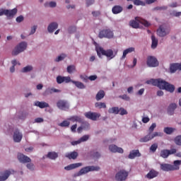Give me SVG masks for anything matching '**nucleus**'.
Wrapping results in <instances>:
<instances>
[{"mask_svg":"<svg viewBox=\"0 0 181 181\" xmlns=\"http://www.w3.org/2000/svg\"><path fill=\"white\" fill-rule=\"evenodd\" d=\"M146 84H151V86L158 87L160 90H165V91H168L169 93H173L175 91V86L173 84H170L169 82H166V81L161 78H151L146 81Z\"/></svg>","mask_w":181,"mask_h":181,"instance_id":"nucleus-1","label":"nucleus"},{"mask_svg":"<svg viewBox=\"0 0 181 181\" xmlns=\"http://www.w3.org/2000/svg\"><path fill=\"white\" fill-rule=\"evenodd\" d=\"M181 160H176L173 162V165L162 163L160 165V168L161 170H163V172H170L172 170H179Z\"/></svg>","mask_w":181,"mask_h":181,"instance_id":"nucleus-2","label":"nucleus"},{"mask_svg":"<svg viewBox=\"0 0 181 181\" xmlns=\"http://www.w3.org/2000/svg\"><path fill=\"white\" fill-rule=\"evenodd\" d=\"M96 52H97V54L98 56H99L100 57H101V54L102 56H106V57H107V59H114V57H115V54H114V51H112V49H104L103 47H99L96 48Z\"/></svg>","mask_w":181,"mask_h":181,"instance_id":"nucleus-3","label":"nucleus"},{"mask_svg":"<svg viewBox=\"0 0 181 181\" xmlns=\"http://www.w3.org/2000/svg\"><path fill=\"white\" fill-rule=\"evenodd\" d=\"M26 47H28V43L25 42H22L19 43L15 48L14 50L12 51V56H18L22 52H25L26 50Z\"/></svg>","mask_w":181,"mask_h":181,"instance_id":"nucleus-4","label":"nucleus"},{"mask_svg":"<svg viewBox=\"0 0 181 181\" xmlns=\"http://www.w3.org/2000/svg\"><path fill=\"white\" fill-rule=\"evenodd\" d=\"M170 33V28L165 25H160L157 30V35L160 37H165L167 35H169Z\"/></svg>","mask_w":181,"mask_h":181,"instance_id":"nucleus-5","label":"nucleus"},{"mask_svg":"<svg viewBox=\"0 0 181 181\" xmlns=\"http://www.w3.org/2000/svg\"><path fill=\"white\" fill-rule=\"evenodd\" d=\"M98 37H100V39H103V37L112 39V37H114V32L110 29L102 30L99 32Z\"/></svg>","mask_w":181,"mask_h":181,"instance_id":"nucleus-6","label":"nucleus"},{"mask_svg":"<svg viewBox=\"0 0 181 181\" xmlns=\"http://www.w3.org/2000/svg\"><path fill=\"white\" fill-rule=\"evenodd\" d=\"M18 13V8H14L12 10L4 9L0 10V16L5 15L7 18H13V16Z\"/></svg>","mask_w":181,"mask_h":181,"instance_id":"nucleus-7","label":"nucleus"},{"mask_svg":"<svg viewBox=\"0 0 181 181\" xmlns=\"http://www.w3.org/2000/svg\"><path fill=\"white\" fill-rule=\"evenodd\" d=\"M129 173L124 170H119L115 175V179L117 181H124L127 180L128 177Z\"/></svg>","mask_w":181,"mask_h":181,"instance_id":"nucleus-8","label":"nucleus"},{"mask_svg":"<svg viewBox=\"0 0 181 181\" xmlns=\"http://www.w3.org/2000/svg\"><path fill=\"white\" fill-rule=\"evenodd\" d=\"M147 66L148 67H158L159 66V62L155 57L149 56L147 57Z\"/></svg>","mask_w":181,"mask_h":181,"instance_id":"nucleus-9","label":"nucleus"},{"mask_svg":"<svg viewBox=\"0 0 181 181\" xmlns=\"http://www.w3.org/2000/svg\"><path fill=\"white\" fill-rule=\"evenodd\" d=\"M100 169V167H95V166H86L85 168H83L80 170L78 172V175H86V173H88V172H93L94 170H98Z\"/></svg>","mask_w":181,"mask_h":181,"instance_id":"nucleus-10","label":"nucleus"},{"mask_svg":"<svg viewBox=\"0 0 181 181\" xmlns=\"http://www.w3.org/2000/svg\"><path fill=\"white\" fill-rule=\"evenodd\" d=\"M84 115L86 118L91 119L92 121H97V119H98V118L101 117V115L100 113L93 112H87L84 113Z\"/></svg>","mask_w":181,"mask_h":181,"instance_id":"nucleus-11","label":"nucleus"},{"mask_svg":"<svg viewBox=\"0 0 181 181\" xmlns=\"http://www.w3.org/2000/svg\"><path fill=\"white\" fill-rule=\"evenodd\" d=\"M57 107L59 110H62L63 111H66V110H69V103H67V101L63 100H58V102L57 103Z\"/></svg>","mask_w":181,"mask_h":181,"instance_id":"nucleus-12","label":"nucleus"},{"mask_svg":"<svg viewBox=\"0 0 181 181\" xmlns=\"http://www.w3.org/2000/svg\"><path fill=\"white\" fill-rule=\"evenodd\" d=\"M71 81H73V80H71V78H70V76H57V84H62L63 83H66L67 84L69 83H71Z\"/></svg>","mask_w":181,"mask_h":181,"instance_id":"nucleus-13","label":"nucleus"},{"mask_svg":"<svg viewBox=\"0 0 181 181\" xmlns=\"http://www.w3.org/2000/svg\"><path fill=\"white\" fill-rule=\"evenodd\" d=\"M22 138H23V135L22 134V133L19 132V129H16L13 135V139L14 142H21V141H22Z\"/></svg>","mask_w":181,"mask_h":181,"instance_id":"nucleus-14","label":"nucleus"},{"mask_svg":"<svg viewBox=\"0 0 181 181\" xmlns=\"http://www.w3.org/2000/svg\"><path fill=\"white\" fill-rule=\"evenodd\" d=\"M109 150L113 153H124V149H122V148L117 147L115 144L110 145Z\"/></svg>","mask_w":181,"mask_h":181,"instance_id":"nucleus-15","label":"nucleus"},{"mask_svg":"<svg viewBox=\"0 0 181 181\" xmlns=\"http://www.w3.org/2000/svg\"><path fill=\"white\" fill-rule=\"evenodd\" d=\"M15 173V170H7L4 171L3 176H0V181H5L11 175H13Z\"/></svg>","mask_w":181,"mask_h":181,"instance_id":"nucleus-16","label":"nucleus"},{"mask_svg":"<svg viewBox=\"0 0 181 181\" xmlns=\"http://www.w3.org/2000/svg\"><path fill=\"white\" fill-rule=\"evenodd\" d=\"M18 159L23 163H29L30 162H32V160L30 159V158H29L22 153L18 154Z\"/></svg>","mask_w":181,"mask_h":181,"instance_id":"nucleus-17","label":"nucleus"},{"mask_svg":"<svg viewBox=\"0 0 181 181\" xmlns=\"http://www.w3.org/2000/svg\"><path fill=\"white\" fill-rule=\"evenodd\" d=\"M177 70H181V63H174L171 64L170 66V73H176Z\"/></svg>","mask_w":181,"mask_h":181,"instance_id":"nucleus-18","label":"nucleus"},{"mask_svg":"<svg viewBox=\"0 0 181 181\" xmlns=\"http://www.w3.org/2000/svg\"><path fill=\"white\" fill-rule=\"evenodd\" d=\"M59 28V24L56 22H52L49 23L47 27V30L49 33H53Z\"/></svg>","mask_w":181,"mask_h":181,"instance_id":"nucleus-19","label":"nucleus"},{"mask_svg":"<svg viewBox=\"0 0 181 181\" xmlns=\"http://www.w3.org/2000/svg\"><path fill=\"white\" fill-rule=\"evenodd\" d=\"M176 108H177V105H176V103L170 104L167 110L168 115H173V114H175V110H176Z\"/></svg>","mask_w":181,"mask_h":181,"instance_id":"nucleus-20","label":"nucleus"},{"mask_svg":"<svg viewBox=\"0 0 181 181\" xmlns=\"http://www.w3.org/2000/svg\"><path fill=\"white\" fill-rule=\"evenodd\" d=\"M141 156V153H139V150H133L129 154V159H135V158H139Z\"/></svg>","mask_w":181,"mask_h":181,"instance_id":"nucleus-21","label":"nucleus"},{"mask_svg":"<svg viewBox=\"0 0 181 181\" xmlns=\"http://www.w3.org/2000/svg\"><path fill=\"white\" fill-rule=\"evenodd\" d=\"M159 173L155 170H151L146 175L147 179H153L154 177H158Z\"/></svg>","mask_w":181,"mask_h":181,"instance_id":"nucleus-22","label":"nucleus"},{"mask_svg":"<svg viewBox=\"0 0 181 181\" xmlns=\"http://www.w3.org/2000/svg\"><path fill=\"white\" fill-rule=\"evenodd\" d=\"M80 166H83V163H76L70 164L68 166H66L64 168L65 170H72V169H76V168H80Z\"/></svg>","mask_w":181,"mask_h":181,"instance_id":"nucleus-23","label":"nucleus"},{"mask_svg":"<svg viewBox=\"0 0 181 181\" xmlns=\"http://www.w3.org/2000/svg\"><path fill=\"white\" fill-rule=\"evenodd\" d=\"M124 11V8L121 6L116 5L112 7V12L114 15H118V13H121Z\"/></svg>","mask_w":181,"mask_h":181,"instance_id":"nucleus-24","label":"nucleus"},{"mask_svg":"<svg viewBox=\"0 0 181 181\" xmlns=\"http://www.w3.org/2000/svg\"><path fill=\"white\" fill-rule=\"evenodd\" d=\"M34 105H35V107H39V108H47L49 107V103L46 102L36 101Z\"/></svg>","mask_w":181,"mask_h":181,"instance_id":"nucleus-25","label":"nucleus"},{"mask_svg":"<svg viewBox=\"0 0 181 181\" xmlns=\"http://www.w3.org/2000/svg\"><path fill=\"white\" fill-rule=\"evenodd\" d=\"M132 52H135V48L134 47H129L124 50L123 55L122 57V60H124L125 57H127V54L129 53H132Z\"/></svg>","mask_w":181,"mask_h":181,"instance_id":"nucleus-26","label":"nucleus"},{"mask_svg":"<svg viewBox=\"0 0 181 181\" xmlns=\"http://www.w3.org/2000/svg\"><path fill=\"white\" fill-rule=\"evenodd\" d=\"M77 156H78V153L76 151L66 154V158H68V159H77Z\"/></svg>","mask_w":181,"mask_h":181,"instance_id":"nucleus-27","label":"nucleus"},{"mask_svg":"<svg viewBox=\"0 0 181 181\" xmlns=\"http://www.w3.org/2000/svg\"><path fill=\"white\" fill-rule=\"evenodd\" d=\"M69 120L71 121L72 122H83V119L81 118V117L77 115L71 117L69 118Z\"/></svg>","mask_w":181,"mask_h":181,"instance_id":"nucleus-28","label":"nucleus"},{"mask_svg":"<svg viewBox=\"0 0 181 181\" xmlns=\"http://www.w3.org/2000/svg\"><path fill=\"white\" fill-rule=\"evenodd\" d=\"M71 83H73L77 87V88H80L81 90H83L86 88V86H84V83L80 82V81H72Z\"/></svg>","mask_w":181,"mask_h":181,"instance_id":"nucleus-29","label":"nucleus"},{"mask_svg":"<svg viewBox=\"0 0 181 181\" xmlns=\"http://www.w3.org/2000/svg\"><path fill=\"white\" fill-rule=\"evenodd\" d=\"M152 137L151 136V133H148L146 136L144 137H142L139 139V142L145 143V142H149V141H151Z\"/></svg>","mask_w":181,"mask_h":181,"instance_id":"nucleus-30","label":"nucleus"},{"mask_svg":"<svg viewBox=\"0 0 181 181\" xmlns=\"http://www.w3.org/2000/svg\"><path fill=\"white\" fill-rule=\"evenodd\" d=\"M105 96V92L104 90H99L96 94V100L100 101V100H103V98Z\"/></svg>","mask_w":181,"mask_h":181,"instance_id":"nucleus-31","label":"nucleus"},{"mask_svg":"<svg viewBox=\"0 0 181 181\" xmlns=\"http://www.w3.org/2000/svg\"><path fill=\"white\" fill-rule=\"evenodd\" d=\"M151 49H156V47H158V39H156V37H155V35H151Z\"/></svg>","mask_w":181,"mask_h":181,"instance_id":"nucleus-32","label":"nucleus"},{"mask_svg":"<svg viewBox=\"0 0 181 181\" xmlns=\"http://www.w3.org/2000/svg\"><path fill=\"white\" fill-rule=\"evenodd\" d=\"M160 156L161 158H163V159H166L167 158H168L169 157V150H168V149L161 150V151L160 153Z\"/></svg>","mask_w":181,"mask_h":181,"instance_id":"nucleus-33","label":"nucleus"},{"mask_svg":"<svg viewBox=\"0 0 181 181\" xmlns=\"http://www.w3.org/2000/svg\"><path fill=\"white\" fill-rule=\"evenodd\" d=\"M108 112L109 114H119V107H110L108 110Z\"/></svg>","mask_w":181,"mask_h":181,"instance_id":"nucleus-34","label":"nucleus"},{"mask_svg":"<svg viewBox=\"0 0 181 181\" xmlns=\"http://www.w3.org/2000/svg\"><path fill=\"white\" fill-rule=\"evenodd\" d=\"M47 158H49V159H57V158H59V154L53 151V152H49L47 155Z\"/></svg>","mask_w":181,"mask_h":181,"instance_id":"nucleus-35","label":"nucleus"},{"mask_svg":"<svg viewBox=\"0 0 181 181\" xmlns=\"http://www.w3.org/2000/svg\"><path fill=\"white\" fill-rule=\"evenodd\" d=\"M163 131L167 135H171V134H173L176 131V129L173 127H165Z\"/></svg>","mask_w":181,"mask_h":181,"instance_id":"nucleus-36","label":"nucleus"},{"mask_svg":"<svg viewBox=\"0 0 181 181\" xmlns=\"http://www.w3.org/2000/svg\"><path fill=\"white\" fill-rule=\"evenodd\" d=\"M58 125L62 128H69V127H70V122H69V120H64L62 122L59 123Z\"/></svg>","mask_w":181,"mask_h":181,"instance_id":"nucleus-37","label":"nucleus"},{"mask_svg":"<svg viewBox=\"0 0 181 181\" xmlns=\"http://www.w3.org/2000/svg\"><path fill=\"white\" fill-rule=\"evenodd\" d=\"M95 108H99L100 110H101V108H107V105H105V103L97 102L95 104Z\"/></svg>","mask_w":181,"mask_h":181,"instance_id":"nucleus-38","label":"nucleus"},{"mask_svg":"<svg viewBox=\"0 0 181 181\" xmlns=\"http://www.w3.org/2000/svg\"><path fill=\"white\" fill-rule=\"evenodd\" d=\"M129 25L134 29H138V28H139V23L135 20L130 21Z\"/></svg>","mask_w":181,"mask_h":181,"instance_id":"nucleus-39","label":"nucleus"},{"mask_svg":"<svg viewBox=\"0 0 181 181\" xmlns=\"http://www.w3.org/2000/svg\"><path fill=\"white\" fill-rule=\"evenodd\" d=\"M33 70V66H27L23 68L21 70V73H29V71H32Z\"/></svg>","mask_w":181,"mask_h":181,"instance_id":"nucleus-40","label":"nucleus"},{"mask_svg":"<svg viewBox=\"0 0 181 181\" xmlns=\"http://www.w3.org/2000/svg\"><path fill=\"white\" fill-rule=\"evenodd\" d=\"M90 153L93 158H95V159L101 158V153H100L98 151H91Z\"/></svg>","mask_w":181,"mask_h":181,"instance_id":"nucleus-41","label":"nucleus"},{"mask_svg":"<svg viewBox=\"0 0 181 181\" xmlns=\"http://www.w3.org/2000/svg\"><path fill=\"white\" fill-rule=\"evenodd\" d=\"M28 115H29V114L28 112H23L19 115L18 118H19V119H22L23 121V120L26 119Z\"/></svg>","mask_w":181,"mask_h":181,"instance_id":"nucleus-42","label":"nucleus"},{"mask_svg":"<svg viewBox=\"0 0 181 181\" xmlns=\"http://www.w3.org/2000/svg\"><path fill=\"white\" fill-rule=\"evenodd\" d=\"M66 71L69 74H71L73 71H76V66L74 65H69L67 66Z\"/></svg>","mask_w":181,"mask_h":181,"instance_id":"nucleus-43","label":"nucleus"},{"mask_svg":"<svg viewBox=\"0 0 181 181\" xmlns=\"http://www.w3.org/2000/svg\"><path fill=\"white\" fill-rule=\"evenodd\" d=\"M174 142L176 145H178L179 146H181V135L177 136L174 139Z\"/></svg>","mask_w":181,"mask_h":181,"instance_id":"nucleus-44","label":"nucleus"},{"mask_svg":"<svg viewBox=\"0 0 181 181\" xmlns=\"http://www.w3.org/2000/svg\"><path fill=\"white\" fill-rule=\"evenodd\" d=\"M151 139L156 138V136H163V133L156 132L154 133H151Z\"/></svg>","mask_w":181,"mask_h":181,"instance_id":"nucleus-45","label":"nucleus"},{"mask_svg":"<svg viewBox=\"0 0 181 181\" xmlns=\"http://www.w3.org/2000/svg\"><path fill=\"white\" fill-rule=\"evenodd\" d=\"M168 6H156L153 8V11H166Z\"/></svg>","mask_w":181,"mask_h":181,"instance_id":"nucleus-46","label":"nucleus"},{"mask_svg":"<svg viewBox=\"0 0 181 181\" xmlns=\"http://www.w3.org/2000/svg\"><path fill=\"white\" fill-rule=\"evenodd\" d=\"M66 57V54H62L60 56L56 58L55 62H62V60H64Z\"/></svg>","mask_w":181,"mask_h":181,"instance_id":"nucleus-47","label":"nucleus"},{"mask_svg":"<svg viewBox=\"0 0 181 181\" xmlns=\"http://www.w3.org/2000/svg\"><path fill=\"white\" fill-rule=\"evenodd\" d=\"M47 91L49 94H53V93H62V90L56 88H48Z\"/></svg>","mask_w":181,"mask_h":181,"instance_id":"nucleus-48","label":"nucleus"},{"mask_svg":"<svg viewBox=\"0 0 181 181\" xmlns=\"http://www.w3.org/2000/svg\"><path fill=\"white\" fill-rule=\"evenodd\" d=\"M119 114L120 115H127V114H128V112L127 111V110L124 109V107H120L119 108Z\"/></svg>","mask_w":181,"mask_h":181,"instance_id":"nucleus-49","label":"nucleus"},{"mask_svg":"<svg viewBox=\"0 0 181 181\" xmlns=\"http://www.w3.org/2000/svg\"><path fill=\"white\" fill-rule=\"evenodd\" d=\"M156 149H158V144H153L150 147V151H151V152H156Z\"/></svg>","mask_w":181,"mask_h":181,"instance_id":"nucleus-50","label":"nucleus"},{"mask_svg":"<svg viewBox=\"0 0 181 181\" xmlns=\"http://www.w3.org/2000/svg\"><path fill=\"white\" fill-rule=\"evenodd\" d=\"M155 128H156V123H153L148 129V134H152L155 131Z\"/></svg>","mask_w":181,"mask_h":181,"instance_id":"nucleus-51","label":"nucleus"},{"mask_svg":"<svg viewBox=\"0 0 181 181\" xmlns=\"http://www.w3.org/2000/svg\"><path fill=\"white\" fill-rule=\"evenodd\" d=\"M134 4L137 6L141 5V6H145V3H144V1L141 0H134Z\"/></svg>","mask_w":181,"mask_h":181,"instance_id":"nucleus-52","label":"nucleus"},{"mask_svg":"<svg viewBox=\"0 0 181 181\" xmlns=\"http://www.w3.org/2000/svg\"><path fill=\"white\" fill-rule=\"evenodd\" d=\"M89 139H90V136L84 135L81 139H79V141H81V143L86 142V141H88Z\"/></svg>","mask_w":181,"mask_h":181,"instance_id":"nucleus-53","label":"nucleus"},{"mask_svg":"<svg viewBox=\"0 0 181 181\" xmlns=\"http://www.w3.org/2000/svg\"><path fill=\"white\" fill-rule=\"evenodd\" d=\"M119 98H122V100H125V101H129V100H131V98H129V96L127 95H122L119 96Z\"/></svg>","mask_w":181,"mask_h":181,"instance_id":"nucleus-54","label":"nucleus"},{"mask_svg":"<svg viewBox=\"0 0 181 181\" xmlns=\"http://www.w3.org/2000/svg\"><path fill=\"white\" fill-rule=\"evenodd\" d=\"M68 32L69 33H74V32H76V27L75 26L69 27L68 29Z\"/></svg>","mask_w":181,"mask_h":181,"instance_id":"nucleus-55","label":"nucleus"},{"mask_svg":"<svg viewBox=\"0 0 181 181\" xmlns=\"http://www.w3.org/2000/svg\"><path fill=\"white\" fill-rule=\"evenodd\" d=\"M23 16H19L16 18V21L18 22V23H21V22H23Z\"/></svg>","mask_w":181,"mask_h":181,"instance_id":"nucleus-56","label":"nucleus"},{"mask_svg":"<svg viewBox=\"0 0 181 181\" xmlns=\"http://www.w3.org/2000/svg\"><path fill=\"white\" fill-rule=\"evenodd\" d=\"M80 78H81V80H83V81H85V83H87V81H88V77L86 76L81 75Z\"/></svg>","mask_w":181,"mask_h":181,"instance_id":"nucleus-57","label":"nucleus"},{"mask_svg":"<svg viewBox=\"0 0 181 181\" xmlns=\"http://www.w3.org/2000/svg\"><path fill=\"white\" fill-rule=\"evenodd\" d=\"M57 6V4L56 3V1H51L49 3V6L50 8H56Z\"/></svg>","mask_w":181,"mask_h":181,"instance_id":"nucleus-58","label":"nucleus"},{"mask_svg":"<svg viewBox=\"0 0 181 181\" xmlns=\"http://www.w3.org/2000/svg\"><path fill=\"white\" fill-rule=\"evenodd\" d=\"M88 78L90 81H95V80H97V75H92V76L88 77Z\"/></svg>","mask_w":181,"mask_h":181,"instance_id":"nucleus-59","label":"nucleus"},{"mask_svg":"<svg viewBox=\"0 0 181 181\" xmlns=\"http://www.w3.org/2000/svg\"><path fill=\"white\" fill-rule=\"evenodd\" d=\"M176 148H171L170 150H168V155H174V153H176Z\"/></svg>","mask_w":181,"mask_h":181,"instance_id":"nucleus-60","label":"nucleus"},{"mask_svg":"<svg viewBox=\"0 0 181 181\" xmlns=\"http://www.w3.org/2000/svg\"><path fill=\"white\" fill-rule=\"evenodd\" d=\"M36 29H37V25H34L32 28H31V31L30 33V35H33L35 32H36Z\"/></svg>","mask_w":181,"mask_h":181,"instance_id":"nucleus-61","label":"nucleus"},{"mask_svg":"<svg viewBox=\"0 0 181 181\" xmlns=\"http://www.w3.org/2000/svg\"><path fill=\"white\" fill-rule=\"evenodd\" d=\"M28 169H30V170H33L35 165L33 163H28L27 164Z\"/></svg>","mask_w":181,"mask_h":181,"instance_id":"nucleus-62","label":"nucleus"},{"mask_svg":"<svg viewBox=\"0 0 181 181\" xmlns=\"http://www.w3.org/2000/svg\"><path fill=\"white\" fill-rule=\"evenodd\" d=\"M94 4V0H86V6H90Z\"/></svg>","mask_w":181,"mask_h":181,"instance_id":"nucleus-63","label":"nucleus"},{"mask_svg":"<svg viewBox=\"0 0 181 181\" xmlns=\"http://www.w3.org/2000/svg\"><path fill=\"white\" fill-rule=\"evenodd\" d=\"M43 121H44L43 118H41V117H37L35 119V122H37V124L40 122H43Z\"/></svg>","mask_w":181,"mask_h":181,"instance_id":"nucleus-64","label":"nucleus"}]
</instances>
